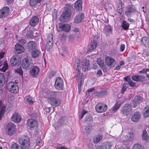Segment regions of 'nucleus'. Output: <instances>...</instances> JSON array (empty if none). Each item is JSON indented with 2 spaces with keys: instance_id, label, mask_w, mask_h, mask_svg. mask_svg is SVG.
I'll list each match as a JSON object with an SVG mask.
<instances>
[{
  "instance_id": "1",
  "label": "nucleus",
  "mask_w": 149,
  "mask_h": 149,
  "mask_svg": "<svg viewBox=\"0 0 149 149\" xmlns=\"http://www.w3.org/2000/svg\"><path fill=\"white\" fill-rule=\"evenodd\" d=\"M58 93L57 91H48L47 93V97L48 102L52 106H57L61 104V100L56 97Z\"/></svg>"
},
{
  "instance_id": "2",
  "label": "nucleus",
  "mask_w": 149,
  "mask_h": 149,
  "mask_svg": "<svg viewBox=\"0 0 149 149\" xmlns=\"http://www.w3.org/2000/svg\"><path fill=\"white\" fill-rule=\"evenodd\" d=\"M80 61L78 58L76 59L75 61V66L78 73L76 77V79L78 83V88L79 90L81 89V86L83 83L84 76L82 73L80 72L81 66L80 65Z\"/></svg>"
},
{
  "instance_id": "3",
  "label": "nucleus",
  "mask_w": 149,
  "mask_h": 149,
  "mask_svg": "<svg viewBox=\"0 0 149 149\" xmlns=\"http://www.w3.org/2000/svg\"><path fill=\"white\" fill-rule=\"evenodd\" d=\"M19 144L24 149H29L30 146L29 138L25 136H22L19 141Z\"/></svg>"
},
{
  "instance_id": "4",
  "label": "nucleus",
  "mask_w": 149,
  "mask_h": 149,
  "mask_svg": "<svg viewBox=\"0 0 149 149\" xmlns=\"http://www.w3.org/2000/svg\"><path fill=\"white\" fill-rule=\"evenodd\" d=\"M71 12L69 8L65 7V11L59 18L60 20L62 22H65L68 21L70 18Z\"/></svg>"
},
{
  "instance_id": "5",
  "label": "nucleus",
  "mask_w": 149,
  "mask_h": 149,
  "mask_svg": "<svg viewBox=\"0 0 149 149\" xmlns=\"http://www.w3.org/2000/svg\"><path fill=\"white\" fill-rule=\"evenodd\" d=\"M6 130L8 135L11 136L16 133L17 128L16 125L14 123H10L8 124Z\"/></svg>"
},
{
  "instance_id": "6",
  "label": "nucleus",
  "mask_w": 149,
  "mask_h": 149,
  "mask_svg": "<svg viewBox=\"0 0 149 149\" xmlns=\"http://www.w3.org/2000/svg\"><path fill=\"white\" fill-rule=\"evenodd\" d=\"M8 90L11 93H15L19 91V87L16 83L13 82H9L7 85Z\"/></svg>"
},
{
  "instance_id": "7",
  "label": "nucleus",
  "mask_w": 149,
  "mask_h": 149,
  "mask_svg": "<svg viewBox=\"0 0 149 149\" xmlns=\"http://www.w3.org/2000/svg\"><path fill=\"white\" fill-rule=\"evenodd\" d=\"M32 64V61L30 58L27 57L23 60L22 66L25 69L29 70Z\"/></svg>"
},
{
  "instance_id": "8",
  "label": "nucleus",
  "mask_w": 149,
  "mask_h": 149,
  "mask_svg": "<svg viewBox=\"0 0 149 149\" xmlns=\"http://www.w3.org/2000/svg\"><path fill=\"white\" fill-rule=\"evenodd\" d=\"M135 8L132 6H128L125 11V14L127 17H130L136 12Z\"/></svg>"
},
{
  "instance_id": "9",
  "label": "nucleus",
  "mask_w": 149,
  "mask_h": 149,
  "mask_svg": "<svg viewBox=\"0 0 149 149\" xmlns=\"http://www.w3.org/2000/svg\"><path fill=\"white\" fill-rule=\"evenodd\" d=\"M63 79L60 77L57 78L54 84L56 88L58 90H61L63 88Z\"/></svg>"
},
{
  "instance_id": "10",
  "label": "nucleus",
  "mask_w": 149,
  "mask_h": 149,
  "mask_svg": "<svg viewBox=\"0 0 149 149\" xmlns=\"http://www.w3.org/2000/svg\"><path fill=\"white\" fill-rule=\"evenodd\" d=\"M28 126L31 129H34L36 128L38 126V121L33 119H28L27 121Z\"/></svg>"
},
{
  "instance_id": "11",
  "label": "nucleus",
  "mask_w": 149,
  "mask_h": 149,
  "mask_svg": "<svg viewBox=\"0 0 149 149\" xmlns=\"http://www.w3.org/2000/svg\"><path fill=\"white\" fill-rule=\"evenodd\" d=\"M107 106L104 104L99 103L95 106L96 111L98 113H101L105 111L107 109Z\"/></svg>"
},
{
  "instance_id": "12",
  "label": "nucleus",
  "mask_w": 149,
  "mask_h": 149,
  "mask_svg": "<svg viewBox=\"0 0 149 149\" xmlns=\"http://www.w3.org/2000/svg\"><path fill=\"white\" fill-rule=\"evenodd\" d=\"M132 107L130 104H126L121 108V113L126 115L130 113L132 111Z\"/></svg>"
},
{
  "instance_id": "13",
  "label": "nucleus",
  "mask_w": 149,
  "mask_h": 149,
  "mask_svg": "<svg viewBox=\"0 0 149 149\" xmlns=\"http://www.w3.org/2000/svg\"><path fill=\"white\" fill-rule=\"evenodd\" d=\"M21 59L18 56H13L10 59V63L13 66H15L20 63Z\"/></svg>"
},
{
  "instance_id": "14",
  "label": "nucleus",
  "mask_w": 149,
  "mask_h": 149,
  "mask_svg": "<svg viewBox=\"0 0 149 149\" xmlns=\"http://www.w3.org/2000/svg\"><path fill=\"white\" fill-rule=\"evenodd\" d=\"M10 10L7 6L3 7L0 10V18H2L6 17L8 14Z\"/></svg>"
},
{
  "instance_id": "15",
  "label": "nucleus",
  "mask_w": 149,
  "mask_h": 149,
  "mask_svg": "<svg viewBox=\"0 0 149 149\" xmlns=\"http://www.w3.org/2000/svg\"><path fill=\"white\" fill-rule=\"evenodd\" d=\"M81 64L83 70L85 71L89 70L90 68V64L89 61L84 59L81 62Z\"/></svg>"
},
{
  "instance_id": "16",
  "label": "nucleus",
  "mask_w": 149,
  "mask_h": 149,
  "mask_svg": "<svg viewBox=\"0 0 149 149\" xmlns=\"http://www.w3.org/2000/svg\"><path fill=\"white\" fill-rule=\"evenodd\" d=\"M106 64L108 66L114 65L116 63L115 60L113 58L109 56H106L105 58Z\"/></svg>"
},
{
  "instance_id": "17",
  "label": "nucleus",
  "mask_w": 149,
  "mask_h": 149,
  "mask_svg": "<svg viewBox=\"0 0 149 149\" xmlns=\"http://www.w3.org/2000/svg\"><path fill=\"white\" fill-rule=\"evenodd\" d=\"M111 147L112 144L111 143L109 142H106L102 143L96 149H111Z\"/></svg>"
},
{
  "instance_id": "18",
  "label": "nucleus",
  "mask_w": 149,
  "mask_h": 149,
  "mask_svg": "<svg viewBox=\"0 0 149 149\" xmlns=\"http://www.w3.org/2000/svg\"><path fill=\"white\" fill-rule=\"evenodd\" d=\"M84 15L83 13H79L77 15L74 19V22L76 23H79L81 22L83 19Z\"/></svg>"
},
{
  "instance_id": "19",
  "label": "nucleus",
  "mask_w": 149,
  "mask_h": 149,
  "mask_svg": "<svg viewBox=\"0 0 149 149\" xmlns=\"http://www.w3.org/2000/svg\"><path fill=\"white\" fill-rule=\"evenodd\" d=\"M124 138L123 143L126 144V143H128L129 142L133 141L134 138V135L132 132H130L127 135V137Z\"/></svg>"
},
{
  "instance_id": "20",
  "label": "nucleus",
  "mask_w": 149,
  "mask_h": 149,
  "mask_svg": "<svg viewBox=\"0 0 149 149\" xmlns=\"http://www.w3.org/2000/svg\"><path fill=\"white\" fill-rule=\"evenodd\" d=\"M40 71L38 67L36 66H33L30 70V74L33 77L37 75Z\"/></svg>"
},
{
  "instance_id": "21",
  "label": "nucleus",
  "mask_w": 149,
  "mask_h": 149,
  "mask_svg": "<svg viewBox=\"0 0 149 149\" xmlns=\"http://www.w3.org/2000/svg\"><path fill=\"white\" fill-rule=\"evenodd\" d=\"M82 2L81 0H78L75 3L74 8L77 11H81L82 9Z\"/></svg>"
},
{
  "instance_id": "22",
  "label": "nucleus",
  "mask_w": 149,
  "mask_h": 149,
  "mask_svg": "<svg viewBox=\"0 0 149 149\" xmlns=\"http://www.w3.org/2000/svg\"><path fill=\"white\" fill-rule=\"evenodd\" d=\"M103 32L106 36H109L112 33V29L110 25H105L103 29Z\"/></svg>"
},
{
  "instance_id": "23",
  "label": "nucleus",
  "mask_w": 149,
  "mask_h": 149,
  "mask_svg": "<svg viewBox=\"0 0 149 149\" xmlns=\"http://www.w3.org/2000/svg\"><path fill=\"white\" fill-rule=\"evenodd\" d=\"M141 116L140 113L138 112H134L131 117L132 121L134 122H136L139 121Z\"/></svg>"
},
{
  "instance_id": "24",
  "label": "nucleus",
  "mask_w": 149,
  "mask_h": 149,
  "mask_svg": "<svg viewBox=\"0 0 149 149\" xmlns=\"http://www.w3.org/2000/svg\"><path fill=\"white\" fill-rule=\"evenodd\" d=\"M59 27L63 31L68 32L70 30L71 26L68 24H60Z\"/></svg>"
},
{
  "instance_id": "25",
  "label": "nucleus",
  "mask_w": 149,
  "mask_h": 149,
  "mask_svg": "<svg viewBox=\"0 0 149 149\" xmlns=\"http://www.w3.org/2000/svg\"><path fill=\"white\" fill-rule=\"evenodd\" d=\"M15 48L18 54H20L24 51V47L18 43H16L15 45Z\"/></svg>"
},
{
  "instance_id": "26",
  "label": "nucleus",
  "mask_w": 149,
  "mask_h": 149,
  "mask_svg": "<svg viewBox=\"0 0 149 149\" xmlns=\"http://www.w3.org/2000/svg\"><path fill=\"white\" fill-rule=\"evenodd\" d=\"M53 35L52 34L50 33L47 39V43L46 44V46L49 48H50L52 46Z\"/></svg>"
},
{
  "instance_id": "27",
  "label": "nucleus",
  "mask_w": 149,
  "mask_h": 149,
  "mask_svg": "<svg viewBox=\"0 0 149 149\" xmlns=\"http://www.w3.org/2000/svg\"><path fill=\"white\" fill-rule=\"evenodd\" d=\"M21 117L18 113H15L12 116V120L15 123H18L21 120Z\"/></svg>"
},
{
  "instance_id": "28",
  "label": "nucleus",
  "mask_w": 149,
  "mask_h": 149,
  "mask_svg": "<svg viewBox=\"0 0 149 149\" xmlns=\"http://www.w3.org/2000/svg\"><path fill=\"white\" fill-rule=\"evenodd\" d=\"M38 18L36 16H34L31 19L29 22V24L31 26H34L38 24Z\"/></svg>"
},
{
  "instance_id": "29",
  "label": "nucleus",
  "mask_w": 149,
  "mask_h": 149,
  "mask_svg": "<svg viewBox=\"0 0 149 149\" xmlns=\"http://www.w3.org/2000/svg\"><path fill=\"white\" fill-rule=\"evenodd\" d=\"M97 46V43L93 40L91 43L89 45V49L88 52V53L92 52V51L95 49Z\"/></svg>"
},
{
  "instance_id": "30",
  "label": "nucleus",
  "mask_w": 149,
  "mask_h": 149,
  "mask_svg": "<svg viewBox=\"0 0 149 149\" xmlns=\"http://www.w3.org/2000/svg\"><path fill=\"white\" fill-rule=\"evenodd\" d=\"M121 105V102L120 101H118L112 108V111L114 112H115L120 108Z\"/></svg>"
},
{
  "instance_id": "31",
  "label": "nucleus",
  "mask_w": 149,
  "mask_h": 149,
  "mask_svg": "<svg viewBox=\"0 0 149 149\" xmlns=\"http://www.w3.org/2000/svg\"><path fill=\"white\" fill-rule=\"evenodd\" d=\"M143 100V98L140 96H136L133 102V103H135V104L134 106V107H136L138 103L142 102Z\"/></svg>"
},
{
  "instance_id": "32",
  "label": "nucleus",
  "mask_w": 149,
  "mask_h": 149,
  "mask_svg": "<svg viewBox=\"0 0 149 149\" xmlns=\"http://www.w3.org/2000/svg\"><path fill=\"white\" fill-rule=\"evenodd\" d=\"M132 79L134 81H142L144 79V77L143 76L138 75L132 76Z\"/></svg>"
},
{
  "instance_id": "33",
  "label": "nucleus",
  "mask_w": 149,
  "mask_h": 149,
  "mask_svg": "<svg viewBox=\"0 0 149 149\" xmlns=\"http://www.w3.org/2000/svg\"><path fill=\"white\" fill-rule=\"evenodd\" d=\"M5 109V107L2 105V101L0 100V119L3 116Z\"/></svg>"
},
{
  "instance_id": "34",
  "label": "nucleus",
  "mask_w": 149,
  "mask_h": 149,
  "mask_svg": "<svg viewBox=\"0 0 149 149\" xmlns=\"http://www.w3.org/2000/svg\"><path fill=\"white\" fill-rule=\"evenodd\" d=\"M102 138L103 136L102 135H97L94 137L93 142L94 143H97L102 140Z\"/></svg>"
},
{
  "instance_id": "35",
  "label": "nucleus",
  "mask_w": 149,
  "mask_h": 149,
  "mask_svg": "<svg viewBox=\"0 0 149 149\" xmlns=\"http://www.w3.org/2000/svg\"><path fill=\"white\" fill-rule=\"evenodd\" d=\"M36 46V44L33 41H30L27 44V47L29 49H34L35 48Z\"/></svg>"
},
{
  "instance_id": "36",
  "label": "nucleus",
  "mask_w": 149,
  "mask_h": 149,
  "mask_svg": "<svg viewBox=\"0 0 149 149\" xmlns=\"http://www.w3.org/2000/svg\"><path fill=\"white\" fill-rule=\"evenodd\" d=\"M5 83V77L4 74L0 73V88Z\"/></svg>"
},
{
  "instance_id": "37",
  "label": "nucleus",
  "mask_w": 149,
  "mask_h": 149,
  "mask_svg": "<svg viewBox=\"0 0 149 149\" xmlns=\"http://www.w3.org/2000/svg\"><path fill=\"white\" fill-rule=\"evenodd\" d=\"M143 116L146 117L149 116V106H146L143 111Z\"/></svg>"
},
{
  "instance_id": "38",
  "label": "nucleus",
  "mask_w": 149,
  "mask_h": 149,
  "mask_svg": "<svg viewBox=\"0 0 149 149\" xmlns=\"http://www.w3.org/2000/svg\"><path fill=\"white\" fill-rule=\"evenodd\" d=\"M40 55L39 51L37 50H33L31 52V55L32 57L35 58H37Z\"/></svg>"
},
{
  "instance_id": "39",
  "label": "nucleus",
  "mask_w": 149,
  "mask_h": 149,
  "mask_svg": "<svg viewBox=\"0 0 149 149\" xmlns=\"http://www.w3.org/2000/svg\"><path fill=\"white\" fill-rule=\"evenodd\" d=\"M142 139L143 140L147 141L149 138V135L146 130L143 131L142 134Z\"/></svg>"
},
{
  "instance_id": "40",
  "label": "nucleus",
  "mask_w": 149,
  "mask_h": 149,
  "mask_svg": "<svg viewBox=\"0 0 149 149\" xmlns=\"http://www.w3.org/2000/svg\"><path fill=\"white\" fill-rule=\"evenodd\" d=\"M143 44L145 46H147L149 45V40L147 37H143L141 40Z\"/></svg>"
},
{
  "instance_id": "41",
  "label": "nucleus",
  "mask_w": 149,
  "mask_h": 149,
  "mask_svg": "<svg viewBox=\"0 0 149 149\" xmlns=\"http://www.w3.org/2000/svg\"><path fill=\"white\" fill-rule=\"evenodd\" d=\"M25 99L29 105H32L34 103V101L33 100V98L30 96H26Z\"/></svg>"
},
{
  "instance_id": "42",
  "label": "nucleus",
  "mask_w": 149,
  "mask_h": 149,
  "mask_svg": "<svg viewBox=\"0 0 149 149\" xmlns=\"http://www.w3.org/2000/svg\"><path fill=\"white\" fill-rule=\"evenodd\" d=\"M121 26L124 30H127L129 28V24L125 20H124Z\"/></svg>"
},
{
  "instance_id": "43",
  "label": "nucleus",
  "mask_w": 149,
  "mask_h": 149,
  "mask_svg": "<svg viewBox=\"0 0 149 149\" xmlns=\"http://www.w3.org/2000/svg\"><path fill=\"white\" fill-rule=\"evenodd\" d=\"M92 130V127L90 125H88L85 127L84 132L86 134H89Z\"/></svg>"
},
{
  "instance_id": "44",
  "label": "nucleus",
  "mask_w": 149,
  "mask_h": 149,
  "mask_svg": "<svg viewBox=\"0 0 149 149\" xmlns=\"http://www.w3.org/2000/svg\"><path fill=\"white\" fill-rule=\"evenodd\" d=\"M8 65L7 61H5L4 62L3 66L0 69V70L3 72H5L8 69Z\"/></svg>"
},
{
  "instance_id": "45",
  "label": "nucleus",
  "mask_w": 149,
  "mask_h": 149,
  "mask_svg": "<svg viewBox=\"0 0 149 149\" xmlns=\"http://www.w3.org/2000/svg\"><path fill=\"white\" fill-rule=\"evenodd\" d=\"M42 0H30L29 4L31 6H33L38 3H40Z\"/></svg>"
},
{
  "instance_id": "46",
  "label": "nucleus",
  "mask_w": 149,
  "mask_h": 149,
  "mask_svg": "<svg viewBox=\"0 0 149 149\" xmlns=\"http://www.w3.org/2000/svg\"><path fill=\"white\" fill-rule=\"evenodd\" d=\"M11 149H24L22 146L16 143L13 144L11 146Z\"/></svg>"
},
{
  "instance_id": "47",
  "label": "nucleus",
  "mask_w": 149,
  "mask_h": 149,
  "mask_svg": "<svg viewBox=\"0 0 149 149\" xmlns=\"http://www.w3.org/2000/svg\"><path fill=\"white\" fill-rule=\"evenodd\" d=\"M97 62L99 66L101 67H103L104 66V61L100 58L97 59Z\"/></svg>"
},
{
  "instance_id": "48",
  "label": "nucleus",
  "mask_w": 149,
  "mask_h": 149,
  "mask_svg": "<svg viewBox=\"0 0 149 149\" xmlns=\"http://www.w3.org/2000/svg\"><path fill=\"white\" fill-rule=\"evenodd\" d=\"M95 92V89L93 88L91 89L88 91L89 95L90 96H93Z\"/></svg>"
},
{
  "instance_id": "49",
  "label": "nucleus",
  "mask_w": 149,
  "mask_h": 149,
  "mask_svg": "<svg viewBox=\"0 0 149 149\" xmlns=\"http://www.w3.org/2000/svg\"><path fill=\"white\" fill-rule=\"evenodd\" d=\"M85 120L88 122H91L93 121V118L92 116L88 115L85 118Z\"/></svg>"
},
{
  "instance_id": "50",
  "label": "nucleus",
  "mask_w": 149,
  "mask_h": 149,
  "mask_svg": "<svg viewBox=\"0 0 149 149\" xmlns=\"http://www.w3.org/2000/svg\"><path fill=\"white\" fill-rule=\"evenodd\" d=\"M117 10L118 12L119 13L120 15H121L123 10V6H118L117 8Z\"/></svg>"
},
{
  "instance_id": "51",
  "label": "nucleus",
  "mask_w": 149,
  "mask_h": 149,
  "mask_svg": "<svg viewBox=\"0 0 149 149\" xmlns=\"http://www.w3.org/2000/svg\"><path fill=\"white\" fill-rule=\"evenodd\" d=\"M128 87V85L127 84H123L122 86V92L124 93Z\"/></svg>"
},
{
  "instance_id": "52",
  "label": "nucleus",
  "mask_w": 149,
  "mask_h": 149,
  "mask_svg": "<svg viewBox=\"0 0 149 149\" xmlns=\"http://www.w3.org/2000/svg\"><path fill=\"white\" fill-rule=\"evenodd\" d=\"M133 149H142L141 146L138 144H135L133 147Z\"/></svg>"
},
{
  "instance_id": "53",
  "label": "nucleus",
  "mask_w": 149,
  "mask_h": 149,
  "mask_svg": "<svg viewBox=\"0 0 149 149\" xmlns=\"http://www.w3.org/2000/svg\"><path fill=\"white\" fill-rule=\"evenodd\" d=\"M15 71L17 73L19 74L20 75H22L23 74V72L22 70L20 68H17L15 69Z\"/></svg>"
},
{
  "instance_id": "54",
  "label": "nucleus",
  "mask_w": 149,
  "mask_h": 149,
  "mask_svg": "<svg viewBox=\"0 0 149 149\" xmlns=\"http://www.w3.org/2000/svg\"><path fill=\"white\" fill-rule=\"evenodd\" d=\"M87 111L86 110H82V111L81 112V116H80V117L81 118H83L85 114H86L87 113Z\"/></svg>"
},
{
  "instance_id": "55",
  "label": "nucleus",
  "mask_w": 149,
  "mask_h": 149,
  "mask_svg": "<svg viewBox=\"0 0 149 149\" xmlns=\"http://www.w3.org/2000/svg\"><path fill=\"white\" fill-rule=\"evenodd\" d=\"M56 72L54 71H52L49 72V76L50 77H52L55 75Z\"/></svg>"
},
{
  "instance_id": "56",
  "label": "nucleus",
  "mask_w": 149,
  "mask_h": 149,
  "mask_svg": "<svg viewBox=\"0 0 149 149\" xmlns=\"http://www.w3.org/2000/svg\"><path fill=\"white\" fill-rule=\"evenodd\" d=\"M148 70V69H144L139 71V72L140 73H146L147 72Z\"/></svg>"
},
{
  "instance_id": "57",
  "label": "nucleus",
  "mask_w": 149,
  "mask_h": 149,
  "mask_svg": "<svg viewBox=\"0 0 149 149\" xmlns=\"http://www.w3.org/2000/svg\"><path fill=\"white\" fill-rule=\"evenodd\" d=\"M129 84L131 86H134L135 85V83L132 81L131 80H130L128 82Z\"/></svg>"
},
{
  "instance_id": "58",
  "label": "nucleus",
  "mask_w": 149,
  "mask_h": 149,
  "mask_svg": "<svg viewBox=\"0 0 149 149\" xmlns=\"http://www.w3.org/2000/svg\"><path fill=\"white\" fill-rule=\"evenodd\" d=\"M125 48V45L124 44H122L120 46V50L121 52H123Z\"/></svg>"
},
{
  "instance_id": "59",
  "label": "nucleus",
  "mask_w": 149,
  "mask_h": 149,
  "mask_svg": "<svg viewBox=\"0 0 149 149\" xmlns=\"http://www.w3.org/2000/svg\"><path fill=\"white\" fill-rule=\"evenodd\" d=\"M19 41L20 43L21 44H24L25 43L26 41V40L23 39H20L19 40Z\"/></svg>"
},
{
  "instance_id": "60",
  "label": "nucleus",
  "mask_w": 149,
  "mask_h": 149,
  "mask_svg": "<svg viewBox=\"0 0 149 149\" xmlns=\"http://www.w3.org/2000/svg\"><path fill=\"white\" fill-rule=\"evenodd\" d=\"M102 74V72L100 70H99L97 73V75L98 76H100Z\"/></svg>"
},
{
  "instance_id": "61",
  "label": "nucleus",
  "mask_w": 149,
  "mask_h": 149,
  "mask_svg": "<svg viewBox=\"0 0 149 149\" xmlns=\"http://www.w3.org/2000/svg\"><path fill=\"white\" fill-rule=\"evenodd\" d=\"M5 53L2 52L0 53V59H2Z\"/></svg>"
},
{
  "instance_id": "62",
  "label": "nucleus",
  "mask_w": 149,
  "mask_h": 149,
  "mask_svg": "<svg viewBox=\"0 0 149 149\" xmlns=\"http://www.w3.org/2000/svg\"><path fill=\"white\" fill-rule=\"evenodd\" d=\"M51 108L49 107H47V108L46 109V112L47 113H49L50 112V111L51 109Z\"/></svg>"
},
{
  "instance_id": "63",
  "label": "nucleus",
  "mask_w": 149,
  "mask_h": 149,
  "mask_svg": "<svg viewBox=\"0 0 149 149\" xmlns=\"http://www.w3.org/2000/svg\"><path fill=\"white\" fill-rule=\"evenodd\" d=\"M79 31V29L78 28H74L73 30V31H74V32H78Z\"/></svg>"
},
{
  "instance_id": "64",
  "label": "nucleus",
  "mask_w": 149,
  "mask_h": 149,
  "mask_svg": "<svg viewBox=\"0 0 149 149\" xmlns=\"http://www.w3.org/2000/svg\"><path fill=\"white\" fill-rule=\"evenodd\" d=\"M107 93V91H102L100 92V93L102 95H105Z\"/></svg>"
}]
</instances>
